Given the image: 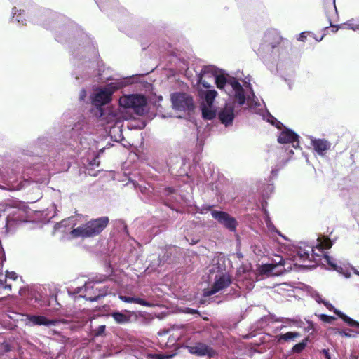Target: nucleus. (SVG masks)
<instances>
[{"label": "nucleus", "instance_id": "393cba45", "mask_svg": "<svg viewBox=\"0 0 359 359\" xmlns=\"http://www.w3.org/2000/svg\"><path fill=\"white\" fill-rule=\"evenodd\" d=\"M203 116L208 120H212L216 116L215 111H212L204 107L202 110Z\"/></svg>", "mask_w": 359, "mask_h": 359}, {"label": "nucleus", "instance_id": "f03ea898", "mask_svg": "<svg viewBox=\"0 0 359 359\" xmlns=\"http://www.w3.org/2000/svg\"><path fill=\"white\" fill-rule=\"evenodd\" d=\"M118 102L121 107L132 109L137 115L143 116L147 113V100L144 95H124L120 97Z\"/></svg>", "mask_w": 359, "mask_h": 359}, {"label": "nucleus", "instance_id": "1a4fd4ad", "mask_svg": "<svg viewBox=\"0 0 359 359\" xmlns=\"http://www.w3.org/2000/svg\"><path fill=\"white\" fill-rule=\"evenodd\" d=\"M278 142L280 144L292 143L299 144V136L293 130L290 129H286L283 130L278 137Z\"/></svg>", "mask_w": 359, "mask_h": 359}, {"label": "nucleus", "instance_id": "f704fd0d", "mask_svg": "<svg viewBox=\"0 0 359 359\" xmlns=\"http://www.w3.org/2000/svg\"><path fill=\"white\" fill-rule=\"evenodd\" d=\"M184 312L186 313H189V314H198L200 315V313L198 310L196 309H191V308H186L185 310H184Z\"/></svg>", "mask_w": 359, "mask_h": 359}, {"label": "nucleus", "instance_id": "0eeeda50", "mask_svg": "<svg viewBox=\"0 0 359 359\" xmlns=\"http://www.w3.org/2000/svg\"><path fill=\"white\" fill-rule=\"evenodd\" d=\"M187 349L190 353L199 357L208 356L209 358H214L217 355L215 350L202 342H198L192 346H189Z\"/></svg>", "mask_w": 359, "mask_h": 359}, {"label": "nucleus", "instance_id": "a19ab883", "mask_svg": "<svg viewBox=\"0 0 359 359\" xmlns=\"http://www.w3.org/2000/svg\"><path fill=\"white\" fill-rule=\"evenodd\" d=\"M19 293H20V295H22L23 294V290L22 289H20Z\"/></svg>", "mask_w": 359, "mask_h": 359}, {"label": "nucleus", "instance_id": "473e14b6", "mask_svg": "<svg viewBox=\"0 0 359 359\" xmlns=\"http://www.w3.org/2000/svg\"><path fill=\"white\" fill-rule=\"evenodd\" d=\"M320 247L323 249H329L332 246L331 241L329 238H327L323 243L320 244Z\"/></svg>", "mask_w": 359, "mask_h": 359}, {"label": "nucleus", "instance_id": "4c0bfd02", "mask_svg": "<svg viewBox=\"0 0 359 359\" xmlns=\"http://www.w3.org/2000/svg\"><path fill=\"white\" fill-rule=\"evenodd\" d=\"M325 260L327 261V264L331 265L333 267H335L336 266L333 264L331 263L330 260V257L328 255H325Z\"/></svg>", "mask_w": 359, "mask_h": 359}, {"label": "nucleus", "instance_id": "7ed1b4c3", "mask_svg": "<svg viewBox=\"0 0 359 359\" xmlns=\"http://www.w3.org/2000/svg\"><path fill=\"white\" fill-rule=\"evenodd\" d=\"M123 86L122 82H112L107 84L103 89L97 92L93 98L92 103L99 108L100 116H103L102 106L111 101L113 93Z\"/></svg>", "mask_w": 359, "mask_h": 359}, {"label": "nucleus", "instance_id": "412c9836", "mask_svg": "<svg viewBox=\"0 0 359 359\" xmlns=\"http://www.w3.org/2000/svg\"><path fill=\"white\" fill-rule=\"evenodd\" d=\"M280 259L278 262V264H265L263 266V271L264 273H272L273 271L275 269V268L277 266V265L280 266H284L285 265V260L283 257H279Z\"/></svg>", "mask_w": 359, "mask_h": 359}, {"label": "nucleus", "instance_id": "b1692460", "mask_svg": "<svg viewBox=\"0 0 359 359\" xmlns=\"http://www.w3.org/2000/svg\"><path fill=\"white\" fill-rule=\"evenodd\" d=\"M175 354H148V359H171Z\"/></svg>", "mask_w": 359, "mask_h": 359}, {"label": "nucleus", "instance_id": "ddd939ff", "mask_svg": "<svg viewBox=\"0 0 359 359\" xmlns=\"http://www.w3.org/2000/svg\"><path fill=\"white\" fill-rule=\"evenodd\" d=\"M330 26L332 27V32H337L339 28L350 29L355 31L359 30V20L355 19H351L346 22L340 25H332L330 22Z\"/></svg>", "mask_w": 359, "mask_h": 359}, {"label": "nucleus", "instance_id": "ea45409f", "mask_svg": "<svg viewBox=\"0 0 359 359\" xmlns=\"http://www.w3.org/2000/svg\"><path fill=\"white\" fill-rule=\"evenodd\" d=\"M354 273H355V274H356V275H358V276H359V271H358V270L355 269V270H354Z\"/></svg>", "mask_w": 359, "mask_h": 359}, {"label": "nucleus", "instance_id": "f3484780", "mask_svg": "<svg viewBox=\"0 0 359 359\" xmlns=\"http://www.w3.org/2000/svg\"><path fill=\"white\" fill-rule=\"evenodd\" d=\"M121 299L127 303H135L144 306H149L150 304L144 299L139 297H131L127 296H121Z\"/></svg>", "mask_w": 359, "mask_h": 359}, {"label": "nucleus", "instance_id": "72a5a7b5", "mask_svg": "<svg viewBox=\"0 0 359 359\" xmlns=\"http://www.w3.org/2000/svg\"><path fill=\"white\" fill-rule=\"evenodd\" d=\"M320 354H322L325 359H331V355L330 353L329 349H323L320 351Z\"/></svg>", "mask_w": 359, "mask_h": 359}, {"label": "nucleus", "instance_id": "a878e982", "mask_svg": "<svg viewBox=\"0 0 359 359\" xmlns=\"http://www.w3.org/2000/svg\"><path fill=\"white\" fill-rule=\"evenodd\" d=\"M306 346V342L305 341H302L293 346L292 352L294 353H299L305 348Z\"/></svg>", "mask_w": 359, "mask_h": 359}, {"label": "nucleus", "instance_id": "cd10ccee", "mask_svg": "<svg viewBox=\"0 0 359 359\" xmlns=\"http://www.w3.org/2000/svg\"><path fill=\"white\" fill-rule=\"evenodd\" d=\"M228 84H229L232 87L234 91L240 89L241 88H243L241 83L234 78H233L232 79H229L228 81Z\"/></svg>", "mask_w": 359, "mask_h": 359}, {"label": "nucleus", "instance_id": "f8f14e48", "mask_svg": "<svg viewBox=\"0 0 359 359\" xmlns=\"http://www.w3.org/2000/svg\"><path fill=\"white\" fill-rule=\"evenodd\" d=\"M282 37L280 35L275 31H271L265 35V42L268 43L271 48L277 47L282 41Z\"/></svg>", "mask_w": 359, "mask_h": 359}, {"label": "nucleus", "instance_id": "58836bf2", "mask_svg": "<svg viewBox=\"0 0 359 359\" xmlns=\"http://www.w3.org/2000/svg\"><path fill=\"white\" fill-rule=\"evenodd\" d=\"M327 307L329 309H334L333 306H332L331 304H329V305H326Z\"/></svg>", "mask_w": 359, "mask_h": 359}, {"label": "nucleus", "instance_id": "f257e3e1", "mask_svg": "<svg viewBox=\"0 0 359 359\" xmlns=\"http://www.w3.org/2000/svg\"><path fill=\"white\" fill-rule=\"evenodd\" d=\"M109 224V219L107 216L92 219L77 228L73 229L70 231V235L72 238L95 237L100 234Z\"/></svg>", "mask_w": 359, "mask_h": 359}, {"label": "nucleus", "instance_id": "c9c22d12", "mask_svg": "<svg viewBox=\"0 0 359 359\" xmlns=\"http://www.w3.org/2000/svg\"><path fill=\"white\" fill-rule=\"evenodd\" d=\"M309 34V32H302L299 36L298 40L300 41H304L306 39L307 34Z\"/></svg>", "mask_w": 359, "mask_h": 359}, {"label": "nucleus", "instance_id": "e433bc0d", "mask_svg": "<svg viewBox=\"0 0 359 359\" xmlns=\"http://www.w3.org/2000/svg\"><path fill=\"white\" fill-rule=\"evenodd\" d=\"M328 6L331 9H332L333 8H335L334 0H329V1H328Z\"/></svg>", "mask_w": 359, "mask_h": 359}, {"label": "nucleus", "instance_id": "c85d7f7f", "mask_svg": "<svg viewBox=\"0 0 359 359\" xmlns=\"http://www.w3.org/2000/svg\"><path fill=\"white\" fill-rule=\"evenodd\" d=\"M298 256L301 260L305 261L309 259V252L305 251L304 250L300 249L298 251Z\"/></svg>", "mask_w": 359, "mask_h": 359}, {"label": "nucleus", "instance_id": "20e7f679", "mask_svg": "<svg viewBox=\"0 0 359 359\" xmlns=\"http://www.w3.org/2000/svg\"><path fill=\"white\" fill-rule=\"evenodd\" d=\"M173 107L180 111H191L194 109L191 96L184 93H175L171 97Z\"/></svg>", "mask_w": 359, "mask_h": 359}, {"label": "nucleus", "instance_id": "4468645a", "mask_svg": "<svg viewBox=\"0 0 359 359\" xmlns=\"http://www.w3.org/2000/svg\"><path fill=\"white\" fill-rule=\"evenodd\" d=\"M300 337V334L299 332H288L285 334L277 335L276 339L278 343H281L282 341H290L291 340H294L295 338H298Z\"/></svg>", "mask_w": 359, "mask_h": 359}, {"label": "nucleus", "instance_id": "c756f323", "mask_svg": "<svg viewBox=\"0 0 359 359\" xmlns=\"http://www.w3.org/2000/svg\"><path fill=\"white\" fill-rule=\"evenodd\" d=\"M106 326L104 325H100L96 330H95V336H101L105 332Z\"/></svg>", "mask_w": 359, "mask_h": 359}, {"label": "nucleus", "instance_id": "a211bd4d", "mask_svg": "<svg viewBox=\"0 0 359 359\" xmlns=\"http://www.w3.org/2000/svg\"><path fill=\"white\" fill-rule=\"evenodd\" d=\"M0 276H3V274L0 273ZM13 284L11 282H8L6 278L4 280L0 279V294L6 293L7 296L9 295V292H11Z\"/></svg>", "mask_w": 359, "mask_h": 359}, {"label": "nucleus", "instance_id": "39448f33", "mask_svg": "<svg viewBox=\"0 0 359 359\" xmlns=\"http://www.w3.org/2000/svg\"><path fill=\"white\" fill-rule=\"evenodd\" d=\"M212 217L217 222L224 226L231 231H235L237 226V221L226 212L212 210L211 212Z\"/></svg>", "mask_w": 359, "mask_h": 359}, {"label": "nucleus", "instance_id": "2f4dec72", "mask_svg": "<svg viewBox=\"0 0 359 359\" xmlns=\"http://www.w3.org/2000/svg\"><path fill=\"white\" fill-rule=\"evenodd\" d=\"M320 318L323 321L326 322V323H330L332 320L335 319L334 317L330 316H327V315H325V314L320 315Z\"/></svg>", "mask_w": 359, "mask_h": 359}, {"label": "nucleus", "instance_id": "6e6552de", "mask_svg": "<svg viewBox=\"0 0 359 359\" xmlns=\"http://www.w3.org/2000/svg\"><path fill=\"white\" fill-rule=\"evenodd\" d=\"M217 116L220 122L225 126L231 125L235 117L233 107L231 104H226L219 111Z\"/></svg>", "mask_w": 359, "mask_h": 359}, {"label": "nucleus", "instance_id": "423d86ee", "mask_svg": "<svg viewBox=\"0 0 359 359\" xmlns=\"http://www.w3.org/2000/svg\"><path fill=\"white\" fill-rule=\"evenodd\" d=\"M231 283V278L228 274H223L218 278L215 279V281L212 286L210 289L204 290V296L210 297L212 296L220 290L228 287Z\"/></svg>", "mask_w": 359, "mask_h": 359}, {"label": "nucleus", "instance_id": "4be33fe9", "mask_svg": "<svg viewBox=\"0 0 359 359\" xmlns=\"http://www.w3.org/2000/svg\"><path fill=\"white\" fill-rule=\"evenodd\" d=\"M217 95L215 90H208L205 93V100L208 105L211 106Z\"/></svg>", "mask_w": 359, "mask_h": 359}, {"label": "nucleus", "instance_id": "dca6fc26", "mask_svg": "<svg viewBox=\"0 0 359 359\" xmlns=\"http://www.w3.org/2000/svg\"><path fill=\"white\" fill-rule=\"evenodd\" d=\"M334 313H336L339 318H341L346 323H347L349 326L359 327V323L347 316L342 312L339 310L334 309Z\"/></svg>", "mask_w": 359, "mask_h": 359}, {"label": "nucleus", "instance_id": "5701e85b", "mask_svg": "<svg viewBox=\"0 0 359 359\" xmlns=\"http://www.w3.org/2000/svg\"><path fill=\"white\" fill-rule=\"evenodd\" d=\"M235 98L240 105H243L245 102V95L243 88L235 90Z\"/></svg>", "mask_w": 359, "mask_h": 359}, {"label": "nucleus", "instance_id": "aec40b11", "mask_svg": "<svg viewBox=\"0 0 359 359\" xmlns=\"http://www.w3.org/2000/svg\"><path fill=\"white\" fill-rule=\"evenodd\" d=\"M215 84L217 88L224 89L226 84L228 83L229 80L224 74L215 75Z\"/></svg>", "mask_w": 359, "mask_h": 359}, {"label": "nucleus", "instance_id": "7c9ffc66", "mask_svg": "<svg viewBox=\"0 0 359 359\" xmlns=\"http://www.w3.org/2000/svg\"><path fill=\"white\" fill-rule=\"evenodd\" d=\"M5 278H6L8 280H8L15 281L18 279V276L14 272L8 273L6 275Z\"/></svg>", "mask_w": 359, "mask_h": 359}, {"label": "nucleus", "instance_id": "9d476101", "mask_svg": "<svg viewBox=\"0 0 359 359\" xmlns=\"http://www.w3.org/2000/svg\"><path fill=\"white\" fill-rule=\"evenodd\" d=\"M311 145L314 150L321 156H323L331 147V143L325 139H315L311 140Z\"/></svg>", "mask_w": 359, "mask_h": 359}, {"label": "nucleus", "instance_id": "2eb2a0df", "mask_svg": "<svg viewBox=\"0 0 359 359\" xmlns=\"http://www.w3.org/2000/svg\"><path fill=\"white\" fill-rule=\"evenodd\" d=\"M111 315L114 320L118 324L128 323L130 321V316L119 311L113 312Z\"/></svg>", "mask_w": 359, "mask_h": 359}, {"label": "nucleus", "instance_id": "bb28decb", "mask_svg": "<svg viewBox=\"0 0 359 359\" xmlns=\"http://www.w3.org/2000/svg\"><path fill=\"white\" fill-rule=\"evenodd\" d=\"M95 289L99 290V293L97 295H95L94 297H89V300L91 302L97 301L101 297H103L107 294V290L98 289L97 287H96Z\"/></svg>", "mask_w": 359, "mask_h": 359}, {"label": "nucleus", "instance_id": "9b49d317", "mask_svg": "<svg viewBox=\"0 0 359 359\" xmlns=\"http://www.w3.org/2000/svg\"><path fill=\"white\" fill-rule=\"evenodd\" d=\"M27 319L32 325L50 326L55 324V320H49L43 316L29 315L27 316Z\"/></svg>", "mask_w": 359, "mask_h": 359}, {"label": "nucleus", "instance_id": "6ab92c4d", "mask_svg": "<svg viewBox=\"0 0 359 359\" xmlns=\"http://www.w3.org/2000/svg\"><path fill=\"white\" fill-rule=\"evenodd\" d=\"M213 72V67L212 66H205L202 68L200 74H198L199 82L203 84V86L205 88H208L210 86L206 84L205 81H202L203 76L207 74H212Z\"/></svg>", "mask_w": 359, "mask_h": 359}]
</instances>
